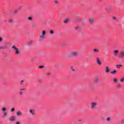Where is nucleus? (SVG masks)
Here are the masks:
<instances>
[{
    "label": "nucleus",
    "instance_id": "obj_1",
    "mask_svg": "<svg viewBox=\"0 0 124 124\" xmlns=\"http://www.w3.org/2000/svg\"><path fill=\"white\" fill-rule=\"evenodd\" d=\"M45 34H46V31L44 30L42 32V35L40 36V38H41V39H44L46 38L45 37Z\"/></svg>",
    "mask_w": 124,
    "mask_h": 124
},
{
    "label": "nucleus",
    "instance_id": "obj_2",
    "mask_svg": "<svg viewBox=\"0 0 124 124\" xmlns=\"http://www.w3.org/2000/svg\"><path fill=\"white\" fill-rule=\"evenodd\" d=\"M70 55L71 57H77L78 56H79V53L76 51H72L70 52Z\"/></svg>",
    "mask_w": 124,
    "mask_h": 124
},
{
    "label": "nucleus",
    "instance_id": "obj_3",
    "mask_svg": "<svg viewBox=\"0 0 124 124\" xmlns=\"http://www.w3.org/2000/svg\"><path fill=\"white\" fill-rule=\"evenodd\" d=\"M97 105V103L92 102L91 103V109H94L95 108V106Z\"/></svg>",
    "mask_w": 124,
    "mask_h": 124
},
{
    "label": "nucleus",
    "instance_id": "obj_4",
    "mask_svg": "<svg viewBox=\"0 0 124 124\" xmlns=\"http://www.w3.org/2000/svg\"><path fill=\"white\" fill-rule=\"evenodd\" d=\"M119 58L122 60H124V51H121L119 55Z\"/></svg>",
    "mask_w": 124,
    "mask_h": 124
},
{
    "label": "nucleus",
    "instance_id": "obj_5",
    "mask_svg": "<svg viewBox=\"0 0 124 124\" xmlns=\"http://www.w3.org/2000/svg\"><path fill=\"white\" fill-rule=\"evenodd\" d=\"M74 30H75L76 31H81V28L80 26H76L74 28Z\"/></svg>",
    "mask_w": 124,
    "mask_h": 124
},
{
    "label": "nucleus",
    "instance_id": "obj_6",
    "mask_svg": "<svg viewBox=\"0 0 124 124\" xmlns=\"http://www.w3.org/2000/svg\"><path fill=\"white\" fill-rule=\"evenodd\" d=\"M0 49H3V50H4V49H8V46H7V45H5V46H0Z\"/></svg>",
    "mask_w": 124,
    "mask_h": 124
},
{
    "label": "nucleus",
    "instance_id": "obj_7",
    "mask_svg": "<svg viewBox=\"0 0 124 124\" xmlns=\"http://www.w3.org/2000/svg\"><path fill=\"white\" fill-rule=\"evenodd\" d=\"M29 113L31 114L32 116H34V113H35V110H34V109H30Z\"/></svg>",
    "mask_w": 124,
    "mask_h": 124
},
{
    "label": "nucleus",
    "instance_id": "obj_8",
    "mask_svg": "<svg viewBox=\"0 0 124 124\" xmlns=\"http://www.w3.org/2000/svg\"><path fill=\"white\" fill-rule=\"evenodd\" d=\"M16 115L18 116V117H20L21 116H23V113L21 112V111H18L16 113Z\"/></svg>",
    "mask_w": 124,
    "mask_h": 124
},
{
    "label": "nucleus",
    "instance_id": "obj_9",
    "mask_svg": "<svg viewBox=\"0 0 124 124\" xmlns=\"http://www.w3.org/2000/svg\"><path fill=\"white\" fill-rule=\"evenodd\" d=\"M94 22V18H92L89 19V23H90V24H93Z\"/></svg>",
    "mask_w": 124,
    "mask_h": 124
},
{
    "label": "nucleus",
    "instance_id": "obj_10",
    "mask_svg": "<svg viewBox=\"0 0 124 124\" xmlns=\"http://www.w3.org/2000/svg\"><path fill=\"white\" fill-rule=\"evenodd\" d=\"M96 62L98 64H100V65H101V62H100V60H99V58L98 57L96 58Z\"/></svg>",
    "mask_w": 124,
    "mask_h": 124
},
{
    "label": "nucleus",
    "instance_id": "obj_11",
    "mask_svg": "<svg viewBox=\"0 0 124 124\" xmlns=\"http://www.w3.org/2000/svg\"><path fill=\"white\" fill-rule=\"evenodd\" d=\"M106 73H109V72H110V68H109V67L106 66Z\"/></svg>",
    "mask_w": 124,
    "mask_h": 124
},
{
    "label": "nucleus",
    "instance_id": "obj_12",
    "mask_svg": "<svg viewBox=\"0 0 124 124\" xmlns=\"http://www.w3.org/2000/svg\"><path fill=\"white\" fill-rule=\"evenodd\" d=\"M15 54H16V55H19V54H20V51H19V49H18L17 48L16 49H15Z\"/></svg>",
    "mask_w": 124,
    "mask_h": 124
},
{
    "label": "nucleus",
    "instance_id": "obj_13",
    "mask_svg": "<svg viewBox=\"0 0 124 124\" xmlns=\"http://www.w3.org/2000/svg\"><path fill=\"white\" fill-rule=\"evenodd\" d=\"M6 116H7V113L6 112H5L3 115H2V118H3V119H4V118H5V117H6Z\"/></svg>",
    "mask_w": 124,
    "mask_h": 124
},
{
    "label": "nucleus",
    "instance_id": "obj_14",
    "mask_svg": "<svg viewBox=\"0 0 124 124\" xmlns=\"http://www.w3.org/2000/svg\"><path fill=\"white\" fill-rule=\"evenodd\" d=\"M10 121H15V117L14 116H12L11 118H9Z\"/></svg>",
    "mask_w": 124,
    "mask_h": 124
},
{
    "label": "nucleus",
    "instance_id": "obj_15",
    "mask_svg": "<svg viewBox=\"0 0 124 124\" xmlns=\"http://www.w3.org/2000/svg\"><path fill=\"white\" fill-rule=\"evenodd\" d=\"M114 53H115L114 56H117V54L119 53V50H114Z\"/></svg>",
    "mask_w": 124,
    "mask_h": 124
},
{
    "label": "nucleus",
    "instance_id": "obj_16",
    "mask_svg": "<svg viewBox=\"0 0 124 124\" xmlns=\"http://www.w3.org/2000/svg\"><path fill=\"white\" fill-rule=\"evenodd\" d=\"M119 82L120 83H123V82H124V77H123L122 78H121Z\"/></svg>",
    "mask_w": 124,
    "mask_h": 124
},
{
    "label": "nucleus",
    "instance_id": "obj_17",
    "mask_svg": "<svg viewBox=\"0 0 124 124\" xmlns=\"http://www.w3.org/2000/svg\"><path fill=\"white\" fill-rule=\"evenodd\" d=\"M93 51H94V53H98L99 52V50H98L96 48L94 49Z\"/></svg>",
    "mask_w": 124,
    "mask_h": 124
},
{
    "label": "nucleus",
    "instance_id": "obj_18",
    "mask_svg": "<svg viewBox=\"0 0 124 124\" xmlns=\"http://www.w3.org/2000/svg\"><path fill=\"white\" fill-rule=\"evenodd\" d=\"M111 74H115V73H117V70H114L113 71L111 72Z\"/></svg>",
    "mask_w": 124,
    "mask_h": 124
},
{
    "label": "nucleus",
    "instance_id": "obj_19",
    "mask_svg": "<svg viewBox=\"0 0 124 124\" xmlns=\"http://www.w3.org/2000/svg\"><path fill=\"white\" fill-rule=\"evenodd\" d=\"M1 111H2V112H5V111H6V108H1Z\"/></svg>",
    "mask_w": 124,
    "mask_h": 124
},
{
    "label": "nucleus",
    "instance_id": "obj_20",
    "mask_svg": "<svg viewBox=\"0 0 124 124\" xmlns=\"http://www.w3.org/2000/svg\"><path fill=\"white\" fill-rule=\"evenodd\" d=\"M28 20H29V21H32V17L30 16L27 18Z\"/></svg>",
    "mask_w": 124,
    "mask_h": 124
},
{
    "label": "nucleus",
    "instance_id": "obj_21",
    "mask_svg": "<svg viewBox=\"0 0 124 124\" xmlns=\"http://www.w3.org/2000/svg\"><path fill=\"white\" fill-rule=\"evenodd\" d=\"M111 120V118L110 117H108L107 119H106V121L107 122H110V121Z\"/></svg>",
    "mask_w": 124,
    "mask_h": 124
},
{
    "label": "nucleus",
    "instance_id": "obj_22",
    "mask_svg": "<svg viewBox=\"0 0 124 124\" xmlns=\"http://www.w3.org/2000/svg\"><path fill=\"white\" fill-rule=\"evenodd\" d=\"M95 83H99V78H96L95 80Z\"/></svg>",
    "mask_w": 124,
    "mask_h": 124
},
{
    "label": "nucleus",
    "instance_id": "obj_23",
    "mask_svg": "<svg viewBox=\"0 0 124 124\" xmlns=\"http://www.w3.org/2000/svg\"><path fill=\"white\" fill-rule=\"evenodd\" d=\"M63 23H64V24H66V23H68V19H65V20H64Z\"/></svg>",
    "mask_w": 124,
    "mask_h": 124
},
{
    "label": "nucleus",
    "instance_id": "obj_24",
    "mask_svg": "<svg viewBox=\"0 0 124 124\" xmlns=\"http://www.w3.org/2000/svg\"><path fill=\"white\" fill-rule=\"evenodd\" d=\"M123 66V65H116V67H117V68H120V67H122Z\"/></svg>",
    "mask_w": 124,
    "mask_h": 124
},
{
    "label": "nucleus",
    "instance_id": "obj_25",
    "mask_svg": "<svg viewBox=\"0 0 124 124\" xmlns=\"http://www.w3.org/2000/svg\"><path fill=\"white\" fill-rule=\"evenodd\" d=\"M113 81L114 82V83H117V82H118V80H117V78H114L113 79Z\"/></svg>",
    "mask_w": 124,
    "mask_h": 124
},
{
    "label": "nucleus",
    "instance_id": "obj_26",
    "mask_svg": "<svg viewBox=\"0 0 124 124\" xmlns=\"http://www.w3.org/2000/svg\"><path fill=\"white\" fill-rule=\"evenodd\" d=\"M49 32L51 34H54V31L53 30H50Z\"/></svg>",
    "mask_w": 124,
    "mask_h": 124
},
{
    "label": "nucleus",
    "instance_id": "obj_27",
    "mask_svg": "<svg viewBox=\"0 0 124 124\" xmlns=\"http://www.w3.org/2000/svg\"><path fill=\"white\" fill-rule=\"evenodd\" d=\"M116 87H117V88H121V87H122V86L121 85V84H117V85H116Z\"/></svg>",
    "mask_w": 124,
    "mask_h": 124
},
{
    "label": "nucleus",
    "instance_id": "obj_28",
    "mask_svg": "<svg viewBox=\"0 0 124 124\" xmlns=\"http://www.w3.org/2000/svg\"><path fill=\"white\" fill-rule=\"evenodd\" d=\"M32 42L31 41H29L27 42V44H29V45H31Z\"/></svg>",
    "mask_w": 124,
    "mask_h": 124
},
{
    "label": "nucleus",
    "instance_id": "obj_29",
    "mask_svg": "<svg viewBox=\"0 0 124 124\" xmlns=\"http://www.w3.org/2000/svg\"><path fill=\"white\" fill-rule=\"evenodd\" d=\"M12 48H13V49H15V50H16L17 48V47L15 46H13Z\"/></svg>",
    "mask_w": 124,
    "mask_h": 124
},
{
    "label": "nucleus",
    "instance_id": "obj_30",
    "mask_svg": "<svg viewBox=\"0 0 124 124\" xmlns=\"http://www.w3.org/2000/svg\"><path fill=\"white\" fill-rule=\"evenodd\" d=\"M15 111V108H13L11 110V112H14Z\"/></svg>",
    "mask_w": 124,
    "mask_h": 124
},
{
    "label": "nucleus",
    "instance_id": "obj_31",
    "mask_svg": "<svg viewBox=\"0 0 124 124\" xmlns=\"http://www.w3.org/2000/svg\"><path fill=\"white\" fill-rule=\"evenodd\" d=\"M19 94L20 95H22V94H23V92H22V91H20L19 92Z\"/></svg>",
    "mask_w": 124,
    "mask_h": 124
},
{
    "label": "nucleus",
    "instance_id": "obj_32",
    "mask_svg": "<svg viewBox=\"0 0 124 124\" xmlns=\"http://www.w3.org/2000/svg\"><path fill=\"white\" fill-rule=\"evenodd\" d=\"M44 68V66H40L39 67V68Z\"/></svg>",
    "mask_w": 124,
    "mask_h": 124
},
{
    "label": "nucleus",
    "instance_id": "obj_33",
    "mask_svg": "<svg viewBox=\"0 0 124 124\" xmlns=\"http://www.w3.org/2000/svg\"><path fill=\"white\" fill-rule=\"evenodd\" d=\"M112 19H113L114 20H117V17H116L115 16H113L112 17Z\"/></svg>",
    "mask_w": 124,
    "mask_h": 124
},
{
    "label": "nucleus",
    "instance_id": "obj_34",
    "mask_svg": "<svg viewBox=\"0 0 124 124\" xmlns=\"http://www.w3.org/2000/svg\"><path fill=\"white\" fill-rule=\"evenodd\" d=\"M9 23H12V22H13V20L12 19H10L9 21Z\"/></svg>",
    "mask_w": 124,
    "mask_h": 124
},
{
    "label": "nucleus",
    "instance_id": "obj_35",
    "mask_svg": "<svg viewBox=\"0 0 124 124\" xmlns=\"http://www.w3.org/2000/svg\"><path fill=\"white\" fill-rule=\"evenodd\" d=\"M3 40L2 39V38L0 37V42H1Z\"/></svg>",
    "mask_w": 124,
    "mask_h": 124
},
{
    "label": "nucleus",
    "instance_id": "obj_36",
    "mask_svg": "<svg viewBox=\"0 0 124 124\" xmlns=\"http://www.w3.org/2000/svg\"><path fill=\"white\" fill-rule=\"evenodd\" d=\"M65 56L67 57H69V54H66Z\"/></svg>",
    "mask_w": 124,
    "mask_h": 124
},
{
    "label": "nucleus",
    "instance_id": "obj_37",
    "mask_svg": "<svg viewBox=\"0 0 124 124\" xmlns=\"http://www.w3.org/2000/svg\"><path fill=\"white\" fill-rule=\"evenodd\" d=\"M16 124H21V123L19 122H17L16 123Z\"/></svg>",
    "mask_w": 124,
    "mask_h": 124
},
{
    "label": "nucleus",
    "instance_id": "obj_38",
    "mask_svg": "<svg viewBox=\"0 0 124 124\" xmlns=\"http://www.w3.org/2000/svg\"><path fill=\"white\" fill-rule=\"evenodd\" d=\"M32 27L33 28H34V27H35V25H34V24H32Z\"/></svg>",
    "mask_w": 124,
    "mask_h": 124
},
{
    "label": "nucleus",
    "instance_id": "obj_39",
    "mask_svg": "<svg viewBox=\"0 0 124 124\" xmlns=\"http://www.w3.org/2000/svg\"><path fill=\"white\" fill-rule=\"evenodd\" d=\"M25 90H26V89H25V88L21 89H20V91L22 92V91H25Z\"/></svg>",
    "mask_w": 124,
    "mask_h": 124
},
{
    "label": "nucleus",
    "instance_id": "obj_40",
    "mask_svg": "<svg viewBox=\"0 0 124 124\" xmlns=\"http://www.w3.org/2000/svg\"><path fill=\"white\" fill-rule=\"evenodd\" d=\"M23 82H24V80H21L20 84L22 85Z\"/></svg>",
    "mask_w": 124,
    "mask_h": 124
},
{
    "label": "nucleus",
    "instance_id": "obj_41",
    "mask_svg": "<svg viewBox=\"0 0 124 124\" xmlns=\"http://www.w3.org/2000/svg\"><path fill=\"white\" fill-rule=\"evenodd\" d=\"M55 3H57V4L59 3V1L56 0V1H55Z\"/></svg>",
    "mask_w": 124,
    "mask_h": 124
},
{
    "label": "nucleus",
    "instance_id": "obj_42",
    "mask_svg": "<svg viewBox=\"0 0 124 124\" xmlns=\"http://www.w3.org/2000/svg\"><path fill=\"white\" fill-rule=\"evenodd\" d=\"M122 124H124V120H122Z\"/></svg>",
    "mask_w": 124,
    "mask_h": 124
},
{
    "label": "nucleus",
    "instance_id": "obj_43",
    "mask_svg": "<svg viewBox=\"0 0 124 124\" xmlns=\"http://www.w3.org/2000/svg\"><path fill=\"white\" fill-rule=\"evenodd\" d=\"M51 74L50 73H46V75H50Z\"/></svg>",
    "mask_w": 124,
    "mask_h": 124
},
{
    "label": "nucleus",
    "instance_id": "obj_44",
    "mask_svg": "<svg viewBox=\"0 0 124 124\" xmlns=\"http://www.w3.org/2000/svg\"><path fill=\"white\" fill-rule=\"evenodd\" d=\"M105 11H107L108 10L107 9V8H105Z\"/></svg>",
    "mask_w": 124,
    "mask_h": 124
},
{
    "label": "nucleus",
    "instance_id": "obj_45",
    "mask_svg": "<svg viewBox=\"0 0 124 124\" xmlns=\"http://www.w3.org/2000/svg\"><path fill=\"white\" fill-rule=\"evenodd\" d=\"M108 8H111V6H108Z\"/></svg>",
    "mask_w": 124,
    "mask_h": 124
},
{
    "label": "nucleus",
    "instance_id": "obj_46",
    "mask_svg": "<svg viewBox=\"0 0 124 124\" xmlns=\"http://www.w3.org/2000/svg\"><path fill=\"white\" fill-rule=\"evenodd\" d=\"M14 13H15V14L17 13V11H14Z\"/></svg>",
    "mask_w": 124,
    "mask_h": 124
},
{
    "label": "nucleus",
    "instance_id": "obj_47",
    "mask_svg": "<svg viewBox=\"0 0 124 124\" xmlns=\"http://www.w3.org/2000/svg\"><path fill=\"white\" fill-rule=\"evenodd\" d=\"M22 8L21 7H19L18 9H21Z\"/></svg>",
    "mask_w": 124,
    "mask_h": 124
},
{
    "label": "nucleus",
    "instance_id": "obj_48",
    "mask_svg": "<svg viewBox=\"0 0 124 124\" xmlns=\"http://www.w3.org/2000/svg\"><path fill=\"white\" fill-rule=\"evenodd\" d=\"M73 71H75V69H72Z\"/></svg>",
    "mask_w": 124,
    "mask_h": 124
},
{
    "label": "nucleus",
    "instance_id": "obj_49",
    "mask_svg": "<svg viewBox=\"0 0 124 124\" xmlns=\"http://www.w3.org/2000/svg\"><path fill=\"white\" fill-rule=\"evenodd\" d=\"M81 121H82L81 120H79L78 122H81Z\"/></svg>",
    "mask_w": 124,
    "mask_h": 124
},
{
    "label": "nucleus",
    "instance_id": "obj_50",
    "mask_svg": "<svg viewBox=\"0 0 124 124\" xmlns=\"http://www.w3.org/2000/svg\"><path fill=\"white\" fill-rule=\"evenodd\" d=\"M123 28H124V25L123 26Z\"/></svg>",
    "mask_w": 124,
    "mask_h": 124
},
{
    "label": "nucleus",
    "instance_id": "obj_51",
    "mask_svg": "<svg viewBox=\"0 0 124 124\" xmlns=\"http://www.w3.org/2000/svg\"><path fill=\"white\" fill-rule=\"evenodd\" d=\"M81 34H82L83 32H81Z\"/></svg>",
    "mask_w": 124,
    "mask_h": 124
},
{
    "label": "nucleus",
    "instance_id": "obj_52",
    "mask_svg": "<svg viewBox=\"0 0 124 124\" xmlns=\"http://www.w3.org/2000/svg\"><path fill=\"white\" fill-rule=\"evenodd\" d=\"M100 1L101 0H99Z\"/></svg>",
    "mask_w": 124,
    "mask_h": 124
}]
</instances>
